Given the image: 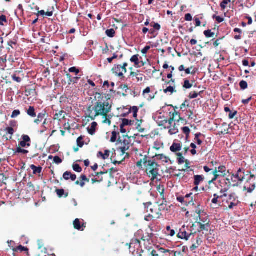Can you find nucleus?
I'll return each mask as SVG.
<instances>
[{
    "mask_svg": "<svg viewBox=\"0 0 256 256\" xmlns=\"http://www.w3.org/2000/svg\"><path fill=\"white\" fill-rule=\"evenodd\" d=\"M8 20L6 17L4 15L0 16V25L2 26H4V23H7Z\"/></svg>",
    "mask_w": 256,
    "mask_h": 256,
    "instance_id": "40",
    "label": "nucleus"
},
{
    "mask_svg": "<svg viewBox=\"0 0 256 256\" xmlns=\"http://www.w3.org/2000/svg\"><path fill=\"white\" fill-rule=\"evenodd\" d=\"M30 168L33 170L34 174H40L41 173L42 170V168L41 166H36L34 164L31 165Z\"/></svg>",
    "mask_w": 256,
    "mask_h": 256,
    "instance_id": "29",
    "label": "nucleus"
},
{
    "mask_svg": "<svg viewBox=\"0 0 256 256\" xmlns=\"http://www.w3.org/2000/svg\"><path fill=\"white\" fill-rule=\"evenodd\" d=\"M102 88H104L105 90H109L110 88V84H109L108 81H105L104 82Z\"/></svg>",
    "mask_w": 256,
    "mask_h": 256,
    "instance_id": "51",
    "label": "nucleus"
},
{
    "mask_svg": "<svg viewBox=\"0 0 256 256\" xmlns=\"http://www.w3.org/2000/svg\"><path fill=\"white\" fill-rule=\"evenodd\" d=\"M194 184L196 186L195 188L198 189V186L204 180V178L202 176L197 175L194 176Z\"/></svg>",
    "mask_w": 256,
    "mask_h": 256,
    "instance_id": "27",
    "label": "nucleus"
},
{
    "mask_svg": "<svg viewBox=\"0 0 256 256\" xmlns=\"http://www.w3.org/2000/svg\"><path fill=\"white\" fill-rule=\"evenodd\" d=\"M150 46H146L142 50V52L144 54H146L148 50L150 49Z\"/></svg>",
    "mask_w": 256,
    "mask_h": 256,
    "instance_id": "63",
    "label": "nucleus"
},
{
    "mask_svg": "<svg viewBox=\"0 0 256 256\" xmlns=\"http://www.w3.org/2000/svg\"><path fill=\"white\" fill-rule=\"evenodd\" d=\"M128 64L124 62L122 65L114 64L112 69V72L119 77H124V74L127 72L126 67Z\"/></svg>",
    "mask_w": 256,
    "mask_h": 256,
    "instance_id": "5",
    "label": "nucleus"
},
{
    "mask_svg": "<svg viewBox=\"0 0 256 256\" xmlns=\"http://www.w3.org/2000/svg\"><path fill=\"white\" fill-rule=\"evenodd\" d=\"M165 233L167 235H169L170 236H173L175 234L174 231L172 230H170V226H168L166 227V232H165Z\"/></svg>",
    "mask_w": 256,
    "mask_h": 256,
    "instance_id": "41",
    "label": "nucleus"
},
{
    "mask_svg": "<svg viewBox=\"0 0 256 256\" xmlns=\"http://www.w3.org/2000/svg\"><path fill=\"white\" fill-rule=\"evenodd\" d=\"M56 192L60 198H66L68 196V192H66L64 189H56Z\"/></svg>",
    "mask_w": 256,
    "mask_h": 256,
    "instance_id": "24",
    "label": "nucleus"
},
{
    "mask_svg": "<svg viewBox=\"0 0 256 256\" xmlns=\"http://www.w3.org/2000/svg\"><path fill=\"white\" fill-rule=\"evenodd\" d=\"M130 61L134 64L135 66L141 67L144 66V63L142 62H140L138 55H134L130 58Z\"/></svg>",
    "mask_w": 256,
    "mask_h": 256,
    "instance_id": "19",
    "label": "nucleus"
},
{
    "mask_svg": "<svg viewBox=\"0 0 256 256\" xmlns=\"http://www.w3.org/2000/svg\"><path fill=\"white\" fill-rule=\"evenodd\" d=\"M97 126H98V124L95 122H94L92 123L90 128V129L88 130V133L90 134L93 135L94 134V133L96 132V127Z\"/></svg>",
    "mask_w": 256,
    "mask_h": 256,
    "instance_id": "31",
    "label": "nucleus"
},
{
    "mask_svg": "<svg viewBox=\"0 0 256 256\" xmlns=\"http://www.w3.org/2000/svg\"><path fill=\"white\" fill-rule=\"evenodd\" d=\"M227 172L226 168L223 166H220L218 168H216L215 170L212 171L214 178H212V181L216 180L219 177L224 176Z\"/></svg>",
    "mask_w": 256,
    "mask_h": 256,
    "instance_id": "6",
    "label": "nucleus"
},
{
    "mask_svg": "<svg viewBox=\"0 0 256 256\" xmlns=\"http://www.w3.org/2000/svg\"><path fill=\"white\" fill-rule=\"evenodd\" d=\"M138 108L137 106H134L132 107H131L130 109L128 110V114H130V112L133 113V116L135 118L137 117L138 116Z\"/></svg>",
    "mask_w": 256,
    "mask_h": 256,
    "instance_id": "32",
    "label": "nucleus"
},
{
    "mask_svg": "<svg viewBox=\"0 0 256 256\" xmlns=\"http://www.w3.org/2000/svg\"><path fill=\"white\" fill-rule=\"evenodd\" d=\"M118 134H119V132L117 133L115 131L112 132V136L110 140V142H116L117 139Z\"/></svg>",
    "mask_w": 256,
    "mask_h": 256,
    "instance_id": "39",
    "label": "nucleus"
},
{
    "mask_svg": "<svg viewBox=\"0 0 256 256\" xmlns=\"http://www.w3.org/2000/svg\"><path fill=\"white\" fill-rule=\"evenodd\" d=\"M214 18L219 23L222 22L224 21V19L223 18H221L220 16H214Z\"/></svg>",
    "mask_w": 256,
    "mask_h": 256,
    "instance_id": "61",
    "label": "nucleus"
},
{
    "mask_svg": "<svg viewBox=\"0 0 256 256\" xmlns=\"http://www.w3.org/2000/svg\"><path fill=\"white\" fill-rule=\"evenodd\" d=\"M108 170H110V176H112V172H116L118 171L117 169L114 168L113 167H112V168H110L108 170H106L105 172H98L96 174H97V176H98L99 174H106Z\"/></svg>",
    "mask_w": 256,
    "mask_h": 256,
    "instance_id": "37",
    "label": "nucleus"
},
{
    "mask_svg": "<svg viewBox=\"0 0 256 256\" xmlns=\"http://www.w3.org/2000/svg\"><path fill=\"white\" fill-rule=\"evenodd\" d=\"M72 168L74 171H76L78 172H80L82 170V168L78 164H74L72 166Z\"/></svg>",
    "mask_w": 256,
    "mask_h": 256,
    "instance_id": "42",
    "label": "nucleus"
},
{
    "mask_svg": "<svg viewBox=\"0 0 256 256\" xmlns=\"http://www.w3.org/2000/svg\"><path fill=\"white\" fill-rule=\"evenodd\" d=\"M48 113L45 110H43L42 112L38 114L37 118L34 120V122L36 124H39L42 121L44 120L46 117L48 116Z\"/></svg>",
    "mask_w": 256,
    "mask_h": 256,
    "instance_id": "12",
    "label": "nucleus"
},
{
    "mask_svg": "<svg viewBox=\"0 0 256 256\" xmlns=\"http://www.w3.org/2000/svg\"><path fill=\"white\" fill-rule=\"evenodd\" d=\"M178 170L180 171H185L190 168L188 161H178Z\"/></svg>",
    "mask_w": 256,
    "mask_h": 256,
    "instance_id": "18",
    "label": "nucleus"
},
{
    "mask_svg": "<svg viewBox=\"0 0 256 256\" xmlns=\"http://www.w3.org/2000/svg\"><path fill=\"white\" fill-rule=\"evenodd\" d=\"M170 150L172 152H177L176 154L178 156V160H182L184 152H180L182 150V146L180 144L174 143L170 146Z\"/></svg>",
    "mask_w": 256,
    "mask_h": 256,
    "instance_id": "8",
    "label": "nucleus"
},
{
    "mask_svg": "<svg viewBox=\"0 0 256 256\" xmlns=\"http://www.w3.org/2000/svg\"><path fill=\"white\" fill-rule=\"evenodd\" d=\"M27 188L29 192L36 193V190L32 182H28L27 184Z\"/></svg>",
    "mask_w": 256,
    "mask_h": 256,
    "instance_id": "34",
    "label": "nucleus"
},
{
    "mask_svg": "<svg viewBox=\"0 0 256 256\" xmlns=\"http://www.w3.org/2000/svg\"><path fill=\"white\" fill-rule=\"evenodd\" d=\"M238 201H235V202H231L230 205L228 206V208L230 209L232 208L234 206H236L238 204Z\"/></svg>",
    "mask_w": 256,
    "mask_h": 256,
    "instance_id": "60",
    "label": "nucleus"
},
{
    "mask_svg": "<svg viewBox=\"0 0 256 256\" xmlns=\"http://www.w3.org/2000/svg\"><path fill=\"white\" fill-rule=\"evenodd\" d=\"M151 240V238L148 234H146L145 236H142L141 238L140 242H142V244L143 243L144 245L146 246L147 244H150V242Z\"/></svg>",
    "mask_w": 256,
    "mask_h": 256,
    "instance_id": "28",
    "label": "nucleus"
},
{
    "mask_svg": "<svg viewBox=\"0 0 256 256\" xmlns=\"http://www.w3.org/2000/svg\"><path fill=\"white\" fill-rule=\"evenodd\" d=\"M227 194L226 193H224L223 195L220 196H218L216 194H214V198L212 200V202L213 204H216L218 202V198H222V196H226Z\"/></svg>",
    "mask_w": 256,
    "mask_h": 256,
    "instance_id": "36",
    "label": "nucleus"
},
{
    "mask_svg": "<svg viewBox=\"0 0 256 256\" xmlns=\"http://www.w3.org/2000/svg\"><path fill=\"white\" fill-rule=\"evenodd\" d=\"M105 96V94L99 92L96 94V102L94 106L88 107L85 113L86 118H90L92 120H94L97 116H102L104 118L102 123L110 126L112 116L108 114L112 110V106L109 102V98L104 97Z\"/></svg>",
    "mask_w": 256,
    "mask_h": 256,
    "instance_id": "1",
    "label": "nucleus"
},
{
    "mask_svg": "<svg viewBox=\"0 0 256 256\" xmlns=\"http://www.w3.org/2000/svg\"><path fill=\"white\" fill-rule=\"evenodd\" d=\"M150 252V250H141V254H140L139 256H146V253Z\"/></svg>",
    "mask_w": 256,
    "mask_h": 256,
    "instance_id": "62",
    "label": "nucleus"
},
{
    "mask_svg": "<svg viewBox=\"0 0 256 256\" xmlns=\"http://www.w3.org/2000/svg\"><path fill=\"white\" fill-rule=\"evenodd\" d=\"M173 254V251L161 247V256H171ZM174 256H176V252H174Z\"/></svg>",
    "mask_w": 256,
    "mask_h": 256,
    "instance_id": "22",
    "label": "nucleus"
},
{
    "mask_svg": "<svg viewBox=\"0 0 256 256\" xmlns=\"http://www.w3.org/2000/svg\"><path fill=\"white\" fill-rule=\"evenodd\" d=\"M141 244L142 242H140L138 238H133L131 240V242L128 244L129 248L131 251V249L134 248L137 250V252H138L139 249L141 248Z\"/></svg>",
    "mask_w": 256,
    "mask_h": 256,
    "instance_id": "11",
    "label": "nucleus"
},
{
    "mask_svg": "<svg viewBox=\"0 0 256 256\" xmlns=\"http://www.w3.org/2000/svg\"><path fill=\"white\" fill-rule=\"evenodd\" d=\"M200 224V228L202 230H208L209 225L208 224H202L201 223H199Z\"/></svg>",
    "mask_w": 256,
    "mask_h": 256,
    "instance_id": "45",
    "label": "nucleus"
},
{
    "mask_svg": "<svg viewBox=\"0 0 256 256\" xmlns=\"http://www.w3.org/2000/svg\"><path fill=\"white\" fill-rule=\"evenodd\" d=\"M20 114V110H14L12 112V114L11 115V118H15L17 117L18 116H19Z\"/></svg>",
    "mask_w": 256,
    "mask_h": 256,
    "instance_id": "46",
    "label": "nucleus"
},
{
    "mask_svg": "<svg viewBox=\"0 0 256 256\" xmlns=\"http://www.w3.org/2000/svg\"><path fill=\"white\" fill-rule=\"evenodd\" d=\"M134 120H129L128 119L124 118L122 120V126H132L134 124Z\"/></svg>",
    "mask_w": 256,
    "mask_h": 256,
    "instance_id": "33",
    "label": "nucleus"
},
{
    "mask_svg": "<svg viewBox=\"0 0 256 256\" xmlns=\"http://www.w3.org/2000/svg\"><path fill=\"white\" fill-rule=\"evenodd\" d=\"M232 176L236 179L238 182H242L244 180V172L242 169L240 168L235 174L232 175Z\"/></svg>",
    "mask_w": 256,
    "mask_h": 256,
    "instance_id": "17",
    "label": "nucleus"
},
{
    "mask_svg": "<svg viewBox=\"0 0 256 256\" xmlns=\"http://www.w3.org/2000/svg\"><path fill=\"white\" fill-rule=\"evenodd\" d=\"M204 34L206 38H213L214 36V34L211 32V30H206L204 32Z\"/></svg>",
    "mask_w": 256,
    "mask_h": 256,
    "instance_id": "44",
    "label": "nucleus"
},
{
    "mask_svg": "<svg viewBox=\"0 0 256 256\" xmlns=\"http://www.w3.org/2000/svg\"><path fill=\"white\" fill-rule=\"evenodd\" d=\"M22 75V78L24 77V74H22V70H16L15 71L13 74L12 75V80L18 83H20L22 80V78L20 77V75Z\"/></svg>",
    "mask_w": 256,
    "mask_h": 256,
    "instance_id": "13",
    "label": "nucleus"
},
{
    "mask_svg": "<svg viewBox=\"0 0 256 256\" xmlns=\"http://www.w3.org/2000/svg\"><path fill=\"white\" fill-rule=\"evenodd\" d=\"M130 76L132 78V80H136L137 82H142L144 80L146 76L140 71L136 72H131Z\"/></svg>",
    "mask_w": 256,
    "mask_h": 256,
    "instance_id": "10",
    "label": "nucleus"
},
{
    "mask_svg": "<svg viewBox=\"0 0 256 256\" xmlns=\"http://www.w3.org/2000/svg\"><path fill=\"white\" fill-rule=\"evenodd\" d=\"M144 208L146 212H150L149 216L152 218H159L160 217V204L158 202L152 204L151 202L144 203Z\"/></svg>",
    "mask_w": 256,
    "mask_h": 256,
    "instance_id": "4",
    "label": "nucleus"
},
{
    "mask_svg": "<svg viewBox=\"0 0 256 256\" xmlns=\"http://www.w3.org/2000/svg\"><path fill=\"white\" fill-rule=\"evenodd\" d=\"M120 88L124 90L125 93L123 94V96H126L128 94V90H129L128 88L127 85L124 84V85H121Z\"/></svg>",
    "mask_w": 256,
    "mask_h": 256,
    "instance_id": "52",
    "label": "nucleus"
},
{
    "mask_svg": "<svg viewBox=\"0 0 256 256\" xmlns=\"http://www.w3.org/2000/svg\"><path fill=\"white\" fill-rule=\"evenodd\" d=\"M68 71L70 72H74L76 74H78L80 72L79 69L76 68V67H72L69 68Z\"/></svg>",
    "mask_w": 256,
    "mask_h": 256,
    "instance_id": "49",
    "label": "nucleus"
},
{
    "mask_svg": "<svg viewBox=\"0 0 256 256\" xmlns=\"http://www.w3.org/2000/svg\"><path fill=\"white\" fill-rule=\"evenodd\" d=\"M230 2V0H224L222 3L220 4V6L221 8L224 10L226 8V5Z\"/></svg>",
    "mask_w": 256,
    "mask_h": 256,
    "instance_id": "48",
    "label": "nucleus"
},
{
    "mask_svg": "<svg viewBox=\"0 0 256 256\" xmlns=\"http://www.w3.org/2000/svg\"><path fill=\"white\" fill-rule=\"evenodd\" d=\"M16 152L18 153H22L24 154L28 152V150L22 149L20 146L16 148Z\"/></svg>",
    "mask_w": 256,
    "mask_h": 256,
    "instance_id": "54",
    "label": "nucleus"
},
{
    "mask_svg": "<svg viewBox=\"0 0 256 256\" xmlns=\"http://www.w3.org/2000/svg\"><path fill=\"white\" fill-rule=\"evenodd\" d=\"M7 178L4 174H0V186H2L3 184H6L5 181Z\"/></svg>",
    "mask_w": 256,
    "mask_h": 256,
    "instance_id": "38",
    "label": "nucleus"
},
{
    "mask_svg": "<svg viewBox=\"0 0 256 256\" xmlns=\"http://www.w3.org/2000/svg\"><path fill=\"white\" fill-rule=\"evenodd\" d=\"M5 130L7 132L8 134H9L11 135H12L14 133V130L12 127L6 128Z\"/></svg>",
    "mask_w": 256,
    "mask_h": 256,
    "instance_id": "55",
    "label": "nucleus"
},
{
    "mask_svg": "<svg viewBox=\"0 0 256 256\" xmlns=\"http://www.w3.org/2000/svg\"><path fill=\"white\" fill-rule=\"evenodd\" d=\"M184 87L186 88H190L192 87V84H190L189 80H185L184 82Z\"/></svg>",
    "mask_w": 256,
    "mask_h": 256,
    "instance_id": "53",
    "label": "nucleus"
},
{
    "mask_svg": "<svg viewBox=\"0 0 256 256\" xmlns=\"http://www.w3.org/2000/svg\"><path fill=\"white\" fill-rule=\"evenodd\" d=\"M174 91V88L172 86H169L164 90L165 93L170 92L172 94Z\"/></svg>",
    "mask_w": 256,
    "mask_h": 256,
    "instance_id": "56",
    "label": "nucleus"
},
{
    "mask_svg": "<svg viewBox=\"0 0 256 256\" xmlns=\"http://www.w3.org/2000/svg\"><path fill=\"white\" fill-rule=\"evenodd\" d=\"M84 136H80L76 140L77 146L79 148H82L84 144Z\"/></svg>",
    "mask_w": 256,
    "mask_h": 256,
    "instance_id": "30",
    "label": "nucleus"
},
{
    "mask_svg": "<svg viewBox=\"0 0 256 256\" xmlns=\"http://www.w3.org/2000/svg\"><path fill=\"white\" fill-rule=\"evenodd\" d=\"M106 34L110 38H113L116 32L113 28L107 30L106 32Z\"/></svg>",
    "mask_w": 256,
    "mask_h": 256,
    "instance_id": "35",
    "label": "nucleus"
},
{
    "mask_svg": "<svg viewBox=\"0 0 256 256\" xmlns=\"http://www.w3.org/2000/svg\"><path fill=\"white\" fill-rule=\"evenodd\" d=\"M198 94L195 92H191L190 94V98H194L198 97Z\"/></svg>",
    "mask_w": 256,
    "mask_h": 256,
    "instance_id": "59",
    "label": "nucleus"
},
{
    "mask_svg": "<svg viewBox=\"0 0 256 256\" xmlns=\"http://www.w3.org/2000/svg\"><path fill=\"white\" fill-rule=\"evenodd\" d=\"M185 20L186 21H191L192 20V16L190 14H187L185 16Z\"/></svg>",
    "mask_w": 256,
    "mask_h": 256,
    "instance_id": "64",
    "label": "nucleus"
},
{
    "mask_svg": "<svg viewBox=\"0 0 256 256\" xmlns=\"http://www.w3.org/2000/svg\"><path fill=\"white\" fill-rule=\"evenodd\" d=\"M150 26L152 28L150 30V34L154 36V34L156 31L160 29V25L158 23L152 22L150 24Z\"/></svg>",
    "mask_w": 256,
    "mask_h": 256,
    "instance_id": "21",
    "label": "nucleus"
},
{
    "mask_svg": "<svg viewBox=\"0 0 256 256\" xmlns=\"http://www.w3.org/2000/svg\"><path fill=\"white\" fill-rule=\"evenodd\" d=\"M66 112L64 110H60L54 115V119L60 121L62 120L65 118Z\"/></svg>",
    "mask_w": 256,
    "mask_h": 256,
    "instance_id": "23",
    "label": "nucleus"
},
{
    "mask_svg": "<svg viewBox=\"0 0 256 256\" xmlns=\"http://www.w3.org/2000/svg\"><path fill=\"white\" fill-rule=\"evenodd\" d=\"M254 178V176H250L249 180L245 184L244 187V190H247L248 192H252L255 188V182H252V180Z\"/></svg>",
    "mask_w": 256,
    "mask_h": 256,
    "instance_id": "9",
    "label": "nucleus"
},
{
    "mask_svg": "<svg viewBox=\"0 0 256 256\" xmlns=\"http://www.w3.org/2000/svg\"><path fill=\"white\" fill-rule=\"evenodd\" d=\"M26 112L27 114L31 118H35L36 116L35 108L32 106H28V108L26 110Z\"/></svg>",
    "mask_w": 256,
    "mask_h": 256,
    "instance_id": "25",
    "label": "nucleus"
},
{
    "mask_svg": "<svg viewBox=\"0 0 256 256\" xmlns=\"http://www.w3.org/2000/svg\"><path fill=\"white\" fill-rule=\"evenodd\" d=\"M62 177L66 180H70L72 182L76 179V176L75 174H72L71 172L68 171L64 173Z\"/></svg>",
    "mask_w": 256,
    "mask_h": 256,
    "instance_id": "16",
    "label": "nucleus"
},
{
    "mask_svg": "<svg viewBox=\"0 0 256 256\" xmlns=\"http://www.w3.org/2000/svg\"><path fill=\"white\" fill-rule=\"evenodd\" d=\"M178 237L182 239H186V240H188L189 238L190 234H188L185 230H183L182 229H180V232L178 234Z\"/></svg>",
    "mask_w": 256,
    "mask_h": 256,
    "instance_id": "26",
    "label": "nucleus"
},
{
    "mask_svg": "<svg viewBox=\"0 0 256 256\" xmlns=\"http://www.w3.org/2000/svg\"><path fill=\"white\" fill-rule=\"evenodd\" d=\"M22 140L19 142V146L24 148L26 146H29L30 144L28 142H30V138L28 135L22 136Z\"/></svg>",
    "mask_w": 256,
    "mask_h": 256,
    "instance_id": "15",
    "label": "nucleus"
},
{
    "mask_svg": "<svg viewBox=\"0 0 256 256\" xmlns=\"http://www.w3.org/2000/svg\"><path fill=\"white\" fill-rule=\"evenodd\" d=\"M229 200L232 202L238 201L234 194H232L229 196Z\"/></svg>",
    "mask_w": 256,
    "mask_h": 256,
    "instance_id": "58",
    "label": "nucleus"
},
{
    "mask_svg": "<svg viewBox=\"0 0 256 256\" xmlns=\"http://www.w3.org/2000/svg\"><path fill=\"white\" fill-rule=\"evenodd\" d=\"M7 61L6 55L0 58V64H4Z\"/></svg>",
    "mask_w": 256,
    "mask_h": 256,
    "instance_id": "57",
    "label": "nucleus"
},
{
    "mask_svg": "<svg viewBox=\"0 0 256 256\" xmlns=\"http://www.w3.org/2000/svg\"><path fill=\"white\" fill-rule=\"evenodd\" d=\"M116 154V150L113 148L112 151L105 150L104 152H99L97 154V156L98 158H102L104 160H106L108 159L110 156V158L111 160H112L113 158H115Z\"/></svg>",
    "mask_w": 256,
    "mask_h": 256,
    "instance_id": "7",
    "label": "nucleus"
},
{
    "mask_svg": "<svg viewBox=\"0 0 256 256\" xmlns=\"http://www.w3.org/2000/svg\"><path fill=\"white\" fill-rule=\"evenodd\" d=\"M142 94L144 98L148 100H151L154 98V93L151 92L150 88L149 87L146 88L144 90Z\"/></svg>",
    "mask_w": 256,
    "mask_h": 256,
    "instance_id": "14",
    "label": "nucleus"
},
{
    "mask_svg": "<svg viewBox=\"0 0 256 256\" xmlns=\"http://www.w3.org/2000/svg\"><path fill=\"white\" fill-rule=\"evenodd\" d=\"M240 86L242 89L244 90L247 88L248 84L246 81L242 80L240 82Z\"/></svg>",
    "mask_w": 256,
    "mask_h": 256,
    "instance_id": "50",
    "label": "nucleus"
},
{
    "mask_svg": "<svg viewBox=\"0 0 256 256\" xmlns=\"http://www.w3.org/2000/svg\"><path fill=\"white\" fill-rule=\"evenodd\" d=\"M177 132H178V129L174 126V128H170L168 130V133L171 135L176 134Z\"/></svg>",
    "mask_w": 256,
    "mask_h": 256,
    "instance_id": "47",
    "label": "nucleus"
},
{
    "mask_svg": "<svg viewBox=\"0 0 256 256\" xmlns=\"http://www.w3.org/2000/svg\"><path fill=\"white\" fill-rule=\"evenodd\" d=\"M143 161H138L136 166L140 168H142V162ZM144 164L146 166V172L149 177H151L152 181H154L158 175V165L154 161H144Z\"/></svg>",
    "mask_w": 256,
    "mask_h": 256,
    "instance_id": "2",
    "label": "nucleus"
},
{
    "mask_svg": "<svg viewBox=\"0 0 256 256\" xmlns=\"http://www.w3.org/2000/svg\"><path fill=\"white\" fill-rule=\"evenodd\" d=\"M117 144H120V146L117 148V152L120 153L121 156H124L126 154V156L122 158V160H125L126 158H129V154L126 152L130 148V138L126 136H124L123 140H121L120 138L118 140Z\"/></svg>",
    "mask_w": 256,
    "mask_h": 256,
    "instance_id": "3",
    "label": "nucleus"
},
{
    "mask_svg": "<svg viewBox=\"0 0 256 256\" xmlns=\"http://www.w3.org/2000/svg\"><path fill=\"white\" fill-rule=\"evenodd\" d=\"M12 250L14 251H18L20 250V252H24V251H28V249L27 248L22 246V245L19 246L16 248V249L12 248Z\"/></svg>",
    "mask_w": 256,
    "mask_h": 256,
    "instance_id": "43",
    "label": "nucleus"
},
{
    "mask_svg": "<svg viewBox=\"0 0 256 256\" xmlns=\"http://www.w3.org/2000/svg\"><path fill=\"white\" fill-rule=\"evenodd\" d=\"M74 228L78 230L83 231L84 227L86 228V226H84V224H81L80 220L78 218H76L73 222Z\"/></svg>",
    "mask_w": 256,
    "mask_h": 256,
    "instance_id": "20",
    "label": "nucleus"
}]
</instances>
